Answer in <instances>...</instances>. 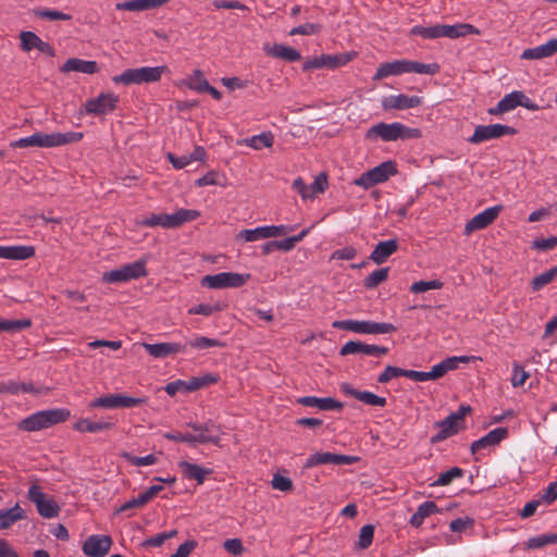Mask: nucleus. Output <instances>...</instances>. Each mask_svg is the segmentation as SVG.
I'll return each mask as SVG.
<instances>
[{
	"label": "nucleus",
	"instance_id": "obj_44",
	"mask_svg": "<svg viewBox=\"0 0 557 557\" xmlns=\"http://www.w3.org/2000/svg\"><path fill=\"white\" fill-rule=\"evenodd\" d=\"M441 24L432 26L416 25L411 28V35L421 36L425 39H435L442 37Z\"/></svg>",
	"mask_w": 557,
	"mask_h": 557
},
{
	"label": "nucleus",
	"instance_id": "obj_57",
	"mask_svg": "<svg viewBox=\"0 0 557 557\" xmlns=\"http://www.w3.org/2000/svg\"><path fill=\"white\" fill-rule=\"evenodd\" d=\"M356 53H338V54H327V61L330 63L329 69L334 70L339 66L347 64Z\"/></svg>",
	"mask_w": 557,
	"mask_h": 557
},
{
	"label": "nucleus",
	"instance_id": "obj_18",
	"mask_svg": "<svg viewBox=\"0 0 557 557\" xmlns=\"http://www.w3.org/2000/svg\"><path fill=\"white\" fill-rule=\"evenodd\" d=\"M112 545L109 535H90L83 543L82 549L89 557H104Z\"/></svg>",
	"mask_w": 557,
	"mask_h": 557
},
{
	"label": "nucleus",
	"instance_id": "obj_49",
	"mask_svg": "<svg viewBox=\"0 0 557 557\" xmlns=\"http://www.w3.org/2000/svg\"><path fill=\"white\" fill-rule=\"evenodd\" d=\"M309 230H302L298 235L290 236L287 238H284L282 240H275L276 242V249L281 251H290L295 248V246L304 239V237L308 234Z\"/></svg>",
	"mask_w": 557,
	"mask_h": 557
},
{
	"label": "nucleus",
	"instance_id": "obj_13",
	"mask_svg": "<svg viewBox=\"0 0 557 557\" xmlns=\"http://www.w3.org/2000/svg\"><path fill=\"white\" fill-rule=\"evenodd\" d=\"M517 133L518 131L515 127L503 124L478 125L468 140L470 144L479 145L503 136H513Z\"/></svg>",
	"mask_w": 557,
	"mask_h": 557
},
{
	"label": "nucleus",
	"instance_id": "obj_47",
	"mask_svg": "<svg viewBox=\"0 0 557 557\" xmlns=\"http://www.w3.org/2000/svg\"><path fill=\"white\" fill-rule=\"evenodd\" d=\"M32 325L29 319L22 320H0V332H20Z\"/></svg>",
	"mask_w": 557,
	"mask_h": 557
},
{
	"label": "nucleus",
	"instance_id": "obj_39",
	"mask_svg": "<svg viewBox=\"0 0 557 557\" xmlns=\"http://www.w3.org/2000/svg\"><path fill=\"white\" fill-rule=\"evenodd\" d=\"M139 70V83H153L160 81L162 74L166 70L165 66H143Z\"/></svg>",
	"mask_w": 557,
	"mask_h": 557
},
{
	"label": "nucleus",
	"instance_id": "obj_38",
	"mask_svg": "<svg viewBox=\"0 0 557 557\" xmlns=\"http://www.w3.org/2000/svg\"><path fill=\"white\" fill-rule=\"evenodd\" d=\"M4 394L17 395L20 393L39 394L40 391L33 383H21L17 381L3 382Z\"/></svg>",
	"mask_w": 557,
	"mask_h": 557
},
{
	"label": "nucleus",
	"instance_id": "obj_14",
	"mask_svg": "<svg viewBox=\"0 0 557 557\" xmlns=\"http://www.w3.org/2000/svg\"><path fill=\"white\" fill-rule=\"evenodd\" d=\"M293 230L294 227L289 225H265L253 230H243L238 233L237 237L245 242H256L259 239L282 236Z\"/></svg>",
	"mask_w": 557,
	"mask_h": 557
},
{
	"label": "nucleus",
	"instance_id": "obj_15",
	"mask_svg": "<svg viewBox=\"0 0 557 557\" xmlns=\"http://www.w3.org/2000/svg\"><path fill=\"white\" fill-rule=\"evenodd\" d=\"M119 100V96L113 92H102L98 97L87 100L85 110L88 114L104 115L116 109Z\"/></svg>",
	"mask_w": 557,
	"mask_h": 557
},
{
	"label": "nucleus",
	"instance_id": "obj_33",
	"mask_svg": "<svg viewBox=\"0 0 557 557\" xmlns=\"http://www.w3.org/2000/svg\"><path fill=\"white\" fill-rule=\"evenodd\" d=\"M442 37L459 38L468 35H479L480 30L473 25L468 23L455 24V25H441Z\"/></svg>",
	"mask_w": 557,
	"mask_h": 557
},
{
	"label": "nucleus",
	"instance_id": "obj_42",
	"mask_svg": "<svg viewBox=\"0 0 557 557\" xmlns=\"http://www.w3.org/2000/svg\"><path fill=\"white\" fill-rule=\"evenodd\" d=\"M389 268H381L370 273L363 281L367 289H373L385 282L388 277Z\"/></svg>",
	"mask_w": 557,
	"mask_h": 557
},
{
	"label": "nucleus",
	"instance_id": "obj_53",
	"mask_svg": "<svg viewBox=\"0 0 557 557\" xmlns=\"http://www.w3.org/2000/svg\"><path fill=\"white\" fill-rule=\"evenodd\" d=\"M442 286H443V283L438 280L418 281V282H414L410 286V290L412 293L419 294V293H425L430 289H440Z\"/></svg>",
	"mask_w": 557,
	"mask_h": 557
},
{
	"label": "nucleus",
	"instance_id": "obj_3",
	"mask_svg": "<svg viewBox=\"0 0 557 557\" xmlns=\"http://www.w3.org/2000/svg\"><path fill=\"white\" fill-rule=\"evenodd\" d=\"M440 65L437 63H421L417 61L410 60H396L393 62L382 63L374 76V81H380L382 78L392 76V75H400L404 73H417V74H429L434 75L438 72Z\"/></svg>",
	"mask_w": 557,
	"mask_h": 557
},
{
	"label": "nucleus",
	"instance_id": "obj_56",
	"mask_svg": "<svg viewBox=\"0 0 557 557\" xmlns=\"http://www.w3.org/2000/svg\"><path fill=\"white\" fill-rule=\"evenodd\" d=\"M404 374L405 369L395 366H387L385 370L377 376V382L385 384L395 377L404 376Z\"/></svg>",
	"mask_w": 557,
	"mask_h": 557
},
{
	"label": "nucleus",
	"instance_id": "obj_45",
	"mask_svg": "<svg viewBox=\"0 0 557 557\" xmlns=\"http://www.w3.org/2000/svg\"><path fill=\"white\" fill-rule=\"evenodd\" d=\"M226 307L223 302H215L214 305L199 304L188 309V314H201L209 317L214 312L222 311Z\"/></svg>",
	"mask_w": 557,
	"mask_h": 557
},
{
	"label": "nucleus",
	"instance_id": "obj_20",
	"mask_svg": "<svg viewBox=\"0 0 557 557\" xmlns=\"http://www.w3.org/2000/svg\"><path fill=\"white\" fill-rule=\"evenodd\" d=\"M502 210L500 206H495L485 209L479 214L474 215L467 224L465 225V235H470L474 231L483 230L492 224L496 218L498 216L499 211Z\"/></svg>",
	"mask_w": 557,
	"mask_h": 557
},
{
	"label": "nucleus",
	"instance_id": "obj_2",
	"mask_svg": "<svg viewBox=\"0 0 557 557\" xmlns=\"http://www.w3.org/2000/svg\"><path fill=\"white\" fill-rule=\"evenodd\" d=\"M421 137L422 132L420 128L408 127L399 122L391 124L380 122L372 125L366 133V138L369 140L381 138L384 141H396L398 139H418Z\"/></svg>",
	"mask_w": 557,
	"mask_h": 557
},
{
	"label": "nucleus",
	"instance_id": "obj_5",
	"mask_svg": "<svg viewBox=\"0 0 557 557\" xmlns=\"http://www.w3.org/2000/svg\"><path fill=\"white\" fill-rule=\"evenodd\" d=\"M200 216V212L193 209L181 208L174 213H153L145 218L140 224L147 227L161 226L163 228H178L187 222Z\"/></svg>",
	"mask_w": 557,
	"mask_h": 557
},
{
	"label": "nucleus",
	"instance_id": "obj_50",
	"mask_svg": "<svg viewBox=\"0 0 557 557\" xmlns=\"http://www.w3.org/2000/svg\"><path fill=\"white\" fill-rule=\"evenodd\" d=\"M122 458H124L131 465L137 466V467L151 466V465L157 463V461H158L157 456L153 454H149L144 457H137L129 453H123Z\"/></svg>",
	"mask_w": 557,
	"mask_h": 557
},
{
	"label": "nucleus",
	"instance_id": "obj_6",
	"mask_svg": "<svg viewBox=\"0 0 557 557\" xmlns=\"http://www.w3.org/2000/svg\"><path fill=\"white\" fill-rule=\"evenodd\" d=\"M148 275L147 258L110 270L102 274V282L107 284L126 283Z\"/></svg>",
	"mask_w": 557,
	"mask_h": 557
},
{
	"label": "nucleus",
	"instance_id": "obj_7",
	"mask_svg": "<svg viewBox=\"0 0 557 557\" xmlns=\"http://www.w3.org/2000/svg\"><path fill=\"white\" fill-rule=\"evenodd\" d=\"M332 327L357 334H388L396 331L392 323L358 320H337L332 323Z\"/></svg>",
	"mask_w": 557,
	"mask_h": 557
},
{
	"label": "nucleus",
	"instance_id": "obj_4",
	"mask_svg": "<svg viewBox=\"0 0 557 557\" xmlns=\"http://www.w3.org/2000/svg\"><path fill=\"white\" fill-rule=\"evenodd\" d=\"M70 416V410L65 408L40 410L21 420L17 428L25 432H36L65 422Z\"/></svg>",
	"mask_w": 557,
	"mask_h": 557
},
{
	"label": "nucleus",
	"instance_id": "obj_63",
	"mask_svg": "<svg viewBox=\"0 0 557 557\" xmlns=\"http://www.w3.org/2000/svg\"><path fill=\"white\" fill-rule=\"evenodd\" d=\"M272 487L282 492H288L293 488V482L286 476L275 474L272 479Z\"/></svg>",
	"mask_w": 557,
	"mask_h": 557
},
{
	"label": "nucleus",
	"instance_id": "obj_23",
	"mask_svg": "<svg viewBox=\"0 0 557 557\" xmlns=\"http://www.w3.org/2000/svg\"><path fill=\"white\" fill-rule=\"evenodd\" d=\"M508 436V429L500 426L496 428L492 431H490L486 435L479 438L478 441H474L471 444V451L472 454H476L483 448L498 445L503 440H505Z\"/></svg>",
	"mask_w": 557,
	"mask_h": 557
},
{
	"label": "nucleus",
	"instance_id": "obj_51",
	"mask_svg": "<svg viewBox=\"0 0 557 557\" xmlns=\"http://www.w3.org/2000/svg\"><path fill=\"white\" fill-rule=\"evenodd\" d=\"M35 16L45 18L48 21H70L72 16L70 14L63 13L61 11L57 10H50V9H36L34 11Z\"/></svg>",
	"mask_w": 557,
	"mask_h": 557
},
{
	"label": "nucleus",
	"instance_id": "obj_8",
	"mask_svg": "<svg viewBox=\"0 0 557 557\" xmlns=\"http://www.w3.org/2000/svg\"><path fill=\"white\" fill-rule=\"evenodd\" d=\"M470 411V406L462 405L457 411L451 412L444 420L435 422L434 425L438 428L440 431L431 437V443L436 444L457 434L460 430V424L463 423L466 414Z\"/></svg>",
	"mask_w": 557,
	"mask_h": 557
},
{
	"label": "nucleus",
	"instance_id": "obj_61",
	"mask_svg": "<svg viewBox=\"0 0 557 557\" xmlns=\"http://www.w3.org/2000/svg\"><path fill=\"white\" fill-rule=\"evenodd\" d=\"M329 186L327 175L322 172L315 176L313 183L309 185V188H313L312 198L320 193H323Z\"/></svg>",
	"mask_w": 557,
	"mask_h": 557
},
{
	"label": "nucleus",
	"instance_id": "obj_29",
	"mask_svg": "<svg viewBox=\"0 0 557 557\" xmlns=\"http://www.w3.org/2000/svg\"><path fill=\"white\" fill-rule=\"evenodd\" d=\"M35 256L34 246H1L0 245V258L9 260H26Z\"/></svg>",
	"mask_w": 557,
	"mask_h": 557
},
{
	"label": "nucleus",
	"instance_id": "obj_30",
	"mask_svg": "<svg viewBox=\"0 0 557 557\" xmlns=\"http://www.w3.org/2000/svg\"><path fill=\"white\" fill-rule=\"evenodd\" d=\"M62 73L79 72L85 74H95L98 72V64L96 61H87L78 58H71L60 67Z\"/></svg>",
	"mask_w": 557,
	"mask_h": 557
},
{
	"label": "nucleus",
	"instance_id": "obj_52",
	"mask_svg": "<svg viewBox=\"0 0 557 557\" xmlns=\"http://www.w3.org/2000/svg\"><path fill=\"white\" fill-rule=\"evenodd\" d=\"M327 54H321L319 57L310 58L306 60L302 64V70L305 72L319 70V69H329Z\"/></svg>",
	"mask_w": 557,
	"mask_h": 557
},
{
	"label": "nucleus",
	"instance_id": "obj_48",
	"mask_svg": "<svg viewBox=\"0 0 557 557\" xmlns=\"http://www.w3.org/2000/svg\"><path fill=\"white\" fill-rule=\"evenodd\" d=\"M463 470L459 467H453L448 471L440 474L438 479L432 483V486H446L449 485L455 479L463 475Z\"/></svg>",
	"mask_w": 557,
	"mask_h": 557
},
{
	"label": "nucleus",
	"instance_id": "obj_10",
	"mask_svg": "<svg viewBox=\"0 0 557 557\" xmlns=\"http://www.w3.org/2000/svg\"><path fill=\"white\" fill-rule=\"evenodd\" d=\"M28 499L35 504L38 513L45 519L57 518L61 511L58 503L41 491L37 484H33L27 492Z\"/></svg>",
	"mask_w": 557,
	"mask_h": 557
},
{
	"label": "nucleus",
	"instance_id": "obj_19",
	"mask_svg": "<svg viewBox=\"0 0 557 557\" xmlns=\"http://www.w3.org/2000/svg\"><path fill=\"white\" fill-rule=\"evenodd\" d=\"M389 349L385 346L370 345L359 341L347 342L339 350L341 356L362 354L366 356H385Z\"/></svg>",
	"mask_w": 557,
	"mask_h": 557
},
{
	"label": "nucleus",
	"instance_id": "obj_59",
	"mask_svg": "<svg viewBox=\"0 0 557 557\" xmlns=\"http://www.w3.org/2000/svg\"><path fill=\"white\" fill-rule=\"evenodd\" d=\"M529 377V373L524 371V369L518 364V363H515L513 364V370H512V377H511V384L513 387H519V386H522L525 381L528 380Z\"/></svg>",
	"mask_w": 557,
	"mask_h": 557
},
{
	"label": "nucleus",
	"instance_id": "obj_1",
	"mask_svg": "<svg viewBox=\"0 0 557 557\" xmlns=\"http://www.w3.org/2000/svg\"><path fill=\"white\" fill-rule=\"evenodd\" d=\"M82 138H83V133H78V132L51 133V134L37 132L30 136L23 137L17 140L11 141L10 146L12 148H28V147L53 148V147H60V146L78 143L82 140Z\"/></svg>",
	"mask_w": 557,
	"mask_h": 557
},
{
	"label": "nucleus",
	"instance_id": "obj_28",
	"mask_svg": "<svg viewBox=\"0 0 557 557\" xmlns=\"http://www.w3.org/2000/svg\"><path fill=\"white\" fill-rule=\"evenodd\" d=\"M398 250V240L396 238L380 242L372 252L370 253V259L376 263H384L393 253Z\"/></svg>",
	"mask_w": 557,
	"mask_h": 557
},
{
	"label": "nucleus",
	"instance_id": "obj_25",
	"mask_svg": "<svg viewBox=\"0 0 557 557\" xmlns=\"http://www.w3.org/2000/svg\"><path fill=\"white\" fill-rule=\"evenodd\" d=\"M297 403L305 407H317L323 411L342 410L344 407L343 403L332 397L319 398L315 396H304L298 398Z\"/></svg>",
	"mask_w": 557,
	"mask_h": 557
},
{
	"label": "nucleus",
	"instance_id": "obj_46",
	"mask_svg": "<svg viewBox=\"0 0 557 557\" xmlns=\"http://www.w3.org/2000/svg\"><path fill=\"white\" fill-rule=\"evenodd\" d=\"M112 82L114 84H123L125 86L129 85H139V70L138 69H128L125 70L122 74L115 75L112 77Z\"/></svg>",
	"mask_w": 557,
	"mask_h": 557
},
{
	"label": "nucleus",
	"instance_id": "obj_43",
	"mask_svg": "<svg viewBox=\"0 0 557 557\" xmlns=\"http://www.w3.org/2000/svg\"><path fill=\"white\" fill-rule=\"evenodd\" d=\"M219 381V376L212 373H207L202 376H194L187 381V393L200 389L210 384H214Z\"/></svg>",
	"mask_w": 557,
	"mask_h": 557
},
{
	"label": "nucleus",
	"instance_id": "obj_9",
	"mask_svg": "<svg viewBox=\"0 0 557 557\" xmlns=\"http://www.w3.org/2000/svg\"><path fill=\"white\" fill-rule=\"evenodd\" d=\"M395 174H397L396 162L388 160L362 173L354 181V184L364 189H369L377 184L386 182Z\"/></svg>",
	"mask_w": 557,
	"mask_h": 557
},
{
	"label": "nucleus",
	"instance_id": "obj_41",
	"mask_svg": "<svg viewBox=\"0 0 557 557\" xmlns=\"http://www.w3.org/2000/svg\"><path fill=\"white\" fill-rule=\"evenodd\" d=\"M555 277H557V264L549 270L541 273L540 275L533 277L531 281V288L534 292L542 289L547 284L552 283Z\"/></svg>",
	"mask_w": 557,
	"mask_h": 557
},
{
	"label": "nucleus",
	"instance_id": "obj_54",
	"mask_svg": "<svg viewBox=\"0 0 557 557\" xmlns=\"http://www.w3.org/2000/svg\"><path fill=\"white\" fill-rule=\"evenodd\" d=\"M193 348L196 349H208L211 347H223L224 344L218 339L209 338L206 336H199L188 343Z\"/></svg>",
	"mask_w": 557,
	"mask_h": 557
},
{
	"label": "nucleus",
	"instance_id": "obj_62",
	"mask_svg": "<svg viewBox=\"0 0 557 557\" xmlns=\"http://www.w3.org/2000/svg\"><path fill=\"white\" fill-rule=\"evenodd\" d=\"M474 520L472 518H457L453 520L449 524V529L453 532H462L469 528H472Z\"/></svg>",
	"mask_w": 557,
	"mask_h": 557
},
{
	"label": "nucleus",
	"instance_id": "obj_40",
	"mask_svg": "<svg viewBox=\"0 0 557 557\" xmlns=\"http://www.w3.org/2000/svg\"><path fill=\"white\" fill-rule=\"evenodd\" d=\"M555 544H557V533H545L529 539L527 542V547L531 549H537Z\"/></svg>",
	"mask_w": 557,
	"mask_h": 557
},
{
	"label": "nucleus",
	"instance_id": "obj_37",
	"mask_svg": "<svg viewBox=\"0 0 557 557\" xmlns=\"http://www.w3.org/2000/svg\"><path fill=\"white\" fill-rule=\"evenodd\" d=\"M274 137L271 132H263L259 135H255L250 138L244 139V144L248 147H251L256 150H261L262 148H270L273 146Z\"/></svg>",
	"mask_w": 557,
	"mask_h": 557
},
{
	"label": "nucleus",
	"instance_id": "obj_34",
	"mask_svg": "<svg viewBox=\"0 0 557 557\" xmlns=\"http://www.w3.org/2000/svg\"><path fill=\"white\" fill-rule=\"evenodd\" d=\"M115 426V422L111 420L91 421L89 419H79L74 424V430L78 432L96 433L100 431L111 430Z\"/></svg>",
	"mask_w": 557,
	"mask_h": 557
},
{
	"label": "nucleus",
	"instance_id": "obj_36",
	"mask_svg": "<svg viewBox=\"0 0 557 557\" xmlns=\"http://www.w3.org/2000/svg\"><path fill=\"white\" fill-rule=\"evenodd\" d=\"M267 53L273 58L281 59L287 62H295L301 59L300 52L293 47L275 44L267 50Z\"/></svg>",
	"mask_w": 557,
	"mask_h": 557
},
{
	"label": "nucleus",
	"instance_id": "obj_16",
	"mask_svg": "<svg viewBox=\"0 0 557 557\" xmlns=\"http://www.w3.org/2000/svg\"><path fill=\"white\" fill-rule=\"evenodd\" d=\"M357 460L356 457L334 454L329 451H318L310 455L305 465V469H310L320 465H351Z\"/></svg>",
	"mask_w": 557,
	"mask_h": 557
},
{
	"label": "nucleus",
	"instance_id": "obj_32",
	"mask_svg": "<svg viewBox=\"0 0 557 557\" xmlns=\"http://www.w3.org/2000/svg\"><path fill=\"white\" fill-rule=\"evenodd\" d=\"M170 0H129L125 2H120L116 4L117 10L123 11H145L150 10L154 8H159L165 3H168Z\"/></svg>",
	"mask_w": 557,
	"mask_h": 557
},
{
	"label": "nucleus",
	"instance_id": "obj_21",
	"mask_svg": "<svg viewBox=\"0 0 557 557\" xmlns=\"http://www.w3.org/2000/svg\"><path fill=\"white\" fill-rule=\"evenodd\" d=\"M21 40V49L25 52H29L33 49H37L41 53L54 57V49L52 46L46 41H44L38 35L34 32L25 30L20 34Z\"/></svg>",
	"mask_w": 557,
	"mask_h": 557
},
{
	"label": "nucleus",
	"instance_id": "obj_11",
	"mask_svg": "<svg viewBox=\"0 0 557 557\" xmlns=\"http://www.w3.org/2000/svg\"><path fill=\"white\" fill-rule=\"evenodd\" d=\"M147 403L146 397H132L123 394H109L92 399L89 408H133Z\"/></svg>",
	"mask_w": 557,
	"mask_h": 557
},
{
	"label": "nucleus",
	"instance_id": "obj_27",
	"mask_svg": "<svg viewBox=\"0 0 557 557\" xmlns=\"http://www.w3.org/2000/svg\"><path fill=\"white\" fill-rule=\"evenodd\" d=\"M555 53H557V38L549 39L547 42L541 46L525 49L521 54V59L541 60L552 57Z\"/></svg>",
	"mask_w": 557,
	"mask_h": 557
},
{
	"label": "nucleus",
	"instance_id": "obj_35",
	"mask_svg": "<svg viewBox=\"0 0 557 557\" xmlns=\"http://www.w3.org/2000/svg\"><path fill=\"white\" fill-rule=\"evenodd\" d=\"M26 518L24 509L16 503L12 508L0 510V530L9 529Z\"/></svg>",
	"mask_w": 557,
	"mask_h": 557
},
{
	"label": "nucleus",
	"instance_id": "obj_58",
	"mask_svg": "<svg viewBox=\"0 0 557 557\" xmlns=\"http://www.w3.org/2000/svg\"><path fill=\"white\" fill-rule=\"evenodd\" d=\"M176 533H177L176 530H172L170 532L158 533L154 536H151V537L147 539L144 542V545L148 546V547H160L161 545H163V543L166 540L175 536Z\"/></svg>",
	"mask_w": 557,
	"mask_h": 557
},
{
	"label": "nucleus",
	"instance_id": "obj_60",
	"mask_svg": "<svg viewBox=\"0 0 557 557\" xmlns=\"http://www.w3.org/2000/svg\"><path fill=\"white\" fill-rule=\"evenodd\" d=\"M320 28L321 27L318 24L306 23V24L299 25L297 27H294L289 32V35H292V36H294V35H314L320 32Z\"/></svg>",
	"mask_w": 557,
	"mask_h": 557
},
{
	"label": "nucleus",
	"instance_id": "obj_12",
	"mask_svg": "<svg viewBox=\"0 0 557 557\" xmlns=\"http://www.w3.org/2000/svg\"><path fill=\"white\" fill-rule=\"evenodd\" d=\"M250 274H240L234 272H221L214 275H206L201 280V285L208 288H237L246 284Z\"/></svg>",
	"mask_w": 557,
	"mask_h": 557
},
{
	"label": "nucleus",
	"instance_id": "obj_26",
	"mask_svg": "<svg viewBox=\"0 0 557 557\" xmlns=\"http://www.w3.org/2000/svg\"><path fill=\"white\" fill-rule=\"evenodd\" d=\"M178 467L182 470L185 479L195 480L199 485L203 484L207 476L212 473V469L205 468L197 463L185 460L180 461Z\"/></svg>",
	"mask_w": 557,
	"mask_h": 557
},
{
	"label": "nucleus",
	"instance_id": "obj_22",
	"mask_svg": "<svg viewBox=\"0 0 557 557\" xmlns=\"http://www.w3.org/2000/svg\"><path fill=\"white\" fill-rule=\"evenodd\" d=\"M186 346L182 343L144 344L146 351L154 358H165L170 355L185 352Z\"/></svg>",
	"mask_w": 557,
	"mask_h": 557
},
{
	"label": "nucleus",
	"instance_id": "obj_17",
	"mask_svg": "<svg viewBox=\"0 0 557 557\" xmlns=\"http://www.w3.org/2000/svg\"><path fill=\"white\" fill-rule=\"evenodd\" d=\"M422 103H423L422 97L408 96L405 94L389 95V96L383 97L382 102H381L382 108L385 111L407 110V109L420 107Z\"/></svg>",
	"mask_w": 557,
	"mask_h": 557
},
{
	"label": "nucleus",
	"instance_id": "obj_24",
	"mask_svg": "<svg viewBox=\"0 0 557 557\" xmlns=\"http://www.w3.org/2000/svg\"><path fill=\"white\" fill-rule=\"evenodd\" d=\"M342 391L345 394L350 395V396L355 397L356 399H358L359 401H361L366 405H369V406L384 407L386 405L385 397L377 396L374 393L369 392V391L356 389V388L351 387L349 384H343Z\"/></svg>",
	"mask_w": 557,
	"mask_h": 557
},
{
	"label": "nucleus",
	"instance_id": "obj_55",
	"mask_svg": "<svg viewBox=\"0 0 557 557\" xmlns=\"http://www.w3.org/2000/svg\"><path fill=\"white\" fill-rule=\"evenodd\" d=\"M373 536H374V527L372 524L363 525L359 533L358 546L361 549L368 548L372 544Z\"/></svg>",
	"mask_w": 557,
	"mask_h": 557
},
{
	"label": "nucleus",
	"instance_id": "obj_31",
	"mask_svg": "<svg viewBox=\"0 0 557 557\" xmlns=\"http://www.w3.org/2000/svg\"><path fill=\"white\" fill-rule=\"evenodd\" d=\"M521 97H522V91H518V90L512 91V92L506 95L504 98H502L498 101L496 107L488 109V113L491 115H499L505 112H509L520 106Z\"/></svg>",
	"mask_w": 557,
	"mask_h": 557
},
{
	"label": "nucleus",
	"instance_id": "obj_64",
	"mask_svg": "<svg viewBox=\"0 0 557 557\" xmlns=\"http://www.w3.org/2000/svg\"><path fill=\"white\" fill-rule=\"evenodd\" d=\"M196 546L197 542L195 540H188L181 544L176 552L170 557H188Z\"/></svg>",
	"mask_w": 557,
	"mask_h": 557
}]
</instances>
